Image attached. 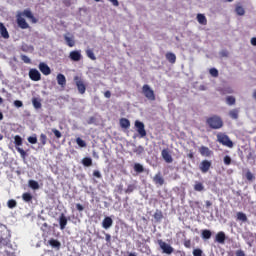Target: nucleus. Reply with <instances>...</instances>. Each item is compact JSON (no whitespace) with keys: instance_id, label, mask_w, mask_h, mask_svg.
Segmentation results:
<instances>
[{"instance_id":"nucleus-60","label":"nucleus","mask_w":256,"mask_h":256,"mask_svg":"<svg viewBox=\"0 0 256 256\" xmlns=\"http://www.w3.org/2000/svg\"><path fill=\"white\" fill-rule=\"evenodd\" d=\"M236 256H245V252L243 250L236 251Z\"/></svg>"},{"instance_id":"nucleus-5","label":"nucleus","mask_w":256,"mask_h":256,"mask_svg":"<svg viewBox=\"0 0 256 256\" xmlns=\"http://www.w3.org/2000/svg\"><path fill=\"white\" fill-rule=\"evenodd\" d=\"M159 247L162 249L163 253H166L167 255H171L173 253L174 249L171 247V245L165 243L163 240L159 239L157 241Z\"/></svg>"},{"instance_id":"nucleus-14","label":"nucleus","mask_w":256,"mask_h":256,"mask_svg":"<svg viewBox=\"0 0 256 256\" xmlns=\"http://www.w3.org/2000/svg\"><path fill=\"white\" fill-rule=\"evenodd\" d=\"M161 155L166 163H173V157L167 149L162 150Z\"/></svg>"},{"instance_id":"nucleus-62","label":"nucleus","mask_w":256,"mask_h":256,"mask_svg":"<svg viewBox=\"0 0 256 256\" xmlns=\"http://www.w3.org/2000/svg\"><path fill=\"white\" fill-rule=\"evenodd\" d=\"M22 51H24V53H27L29 51V46L28 45H23L21 47Z\"/></svg>"},{"instance_id":"nucleus-40","label":"nucleus","mask_w":256,"mask_h":256,"mask_svg":"<svg viewBox=\"0 0 256 256\" xmlns=\"http://www.w3.org/2000/svg\"><path fill=\"white\" fill-rule=\"evenodd\" d=\"M21 60L23 61V63H26L27 65H30L31 63V58H29L27 55L25 54H21L20 55Z\"/></svg>"},{"instance_id":"nucleus-22","label":"nucleus","mask_w":256,"mask_h":256,"mask_svg":"<svg viewBox=\"0 0 256 256\" xmlns=\"http://www.w3.org/2000/svg\"><path fill=\"white\" fill-rule=\"evenodd\" d=\"M166 59L169 63L174 64L177 61V56L172 52H168L166 53Z\"/></svg>"},{"instance_id":"nucleus-38","label":"nucleus","mask_w":256,"mask_h":256,"mask_svg":"<svg viewBox=\"0 0 256 256\" xmlns=\"http://www.w3.org/2000/svg\"><path fill=\"white\" fill-rule=\"evenodd\" d=\"M86 55L92 61H95V59H97V57H95V53L91 49L86 50Z\"/></svg>"},{"instance_id":"nucleus-27","label":"nucleus","mask_w":256,"mask_h":256,"mask_svg":"<svg viewBox=\"0 0 256 256\" xmlns=\"http://www.w3.org/2000/svg\"><path fill=\"white\" fill-rule=\"evenodd\" d=\"M235 12L240 17H243V15H245V8H243L241 5H236Z\"/></svg>"},{"instance_id":"nucleus-43","label":"nucleus","mask_w":256,"mask_h":256,"mask_svg":"<svg viewBox=\"0 0 256 256\" xmlns=\"http://www.w3.org/2000/svg\"><path fill=\"white\" fill-rule=\"evenodd\" d=\"M76 143L79 147H87V143L79 137L76 138Z\"/></svg>"},{"instance_id":"nucleus-8","label":"nucleus","mask_w":256,"mask_h":256,"mask_svg":"<svg viewBox=\"0 0 256 256\" xmlns=\"http://www.w3.org/2000/svg\"><path fill=\"white\" fill-rule=\"evenodd\" d=\"M199 169H200L201 173H208L209 170L211 169V161L203 160L200 163Z\"/></svg>"},{"instance_id":"nucleus-59","label":"nucleus","mask_w":256,"mask_h":256,"mask_svg":"<svg viewBox=\"0 0 256 256\" xmlns=\"http://www.w3.org/2000/svg\"><path fill=\"white\" fill-rule=\"evenodd\" d=\"M187 157H188V159H195V154L193 153V151H190V152L187 154Z\"/></svg>"},{"instance_id":"nucleus-57","label":"nucleus","mask_w":256,"mask_h":256,"mask_svg":"<svg viewBox=\"0 0 256 256\" xmlns=\"http://www.w3.org/2000/svg\"><path fill=\"white\" fill-rule=\"evenodd\" d=\"M114 7H119V1L118 0H108Z\"/></svg>"},{"instance_id":"nucleus-11","label":"nucleus","mask_w":256,"mask_h":256,"mask_svg":"<svg viewBox=\"0 0 256 256\" xmlns=\"http://www.w3.org/2000/svg\"><path fill=\"white\" fill-rule=\"evenodd\" d=\"M81 51L80 50H74L71 51L69 54V58L71 59V61H81Z\"/></svg>"},{"instance_id":"nucleus-28","label":"nucleus","mask_w":256,"mask_h":256,"mask_svg":"<svg viewBox=\"0 0 256 256\" xmlns=\"http://www.w3.org/2000/svg\"><path fill=\"white\" fill-rule=\"evenodd\" d=\"M82 164L84 165V167H91V165H93V159L85 157L82 159Z\"/></svg>"},{"instance_id":"nucleus-37","label":"nucleus","mask_w":256,"mask_h":256,"mask_svg":"<svg viewBox=\"0 0 256 256\" xmlns=\"http://www.w3.org/2000/svg\"><path fill=\"white\" fill-rule=\"evenodd\" d=\"M32 103H33V107L35 109H41V107H42L41 100H39L37 98H33Z\"/></svg>"},{"instance_id":"nucleus-23","label":"nucleus","mask_w":256,"mask_h":256,"mask_svg":"<svg viewBox=\"0 0 256 256\" xmlns=\"http://www.w3.org/2000/svg\"><path fill=\"white\" fill-rule=\"evenodd\" d=\"M49 245H51V247H53L54 249H61V242H59L56 239H50L48 241Z\"/></svg>"},{"instance_id":"nucleus-30","label":"nucleus","mask_w":256,"mask_h":256,"mask_svg":"<svg viewBox=\"0 0 256 256\" xmlns=\"http://www.w3.org/2000/svg\"><path fill=\"white\" fill-rule=\"evenodd\" d=\"M154 219L157 222L161 221L163 219V212L161 210H156L154 213Z\"/></svg>"},{"instance_id":"nucleus-52","label":"nucleus","mask_w":256,"mask_h":256,"mask_svg":"<svg viewBox=\"0 0 256 256\" xmlns=\"http://www.w3.org/2000/svg\"><path fill=\"white\" fill-rule=\"evenodd\" d=\"M224 163H225L226 165H231V156L226 155V156L224 157Z\"/></svg>"},{"instance_id":"nucleus-54","label":"nucleus","mask_w":256,"mask_h":256,"mask_svg":"<svg viewBox=\"0 0 256 256\" xmlns=\"http://www.w3.org/2000/svg\"><path fill=\"white\" fill-rule=\"evenodd\" d=\"M14 105L15 107H23V102L21 100H15L14 101Z\"/></svg>"},{"instance_id":"nucleus-12","label":"nucleus","mask_w":256,"mask_h":256,"mask_svg":"<svg viewBox=\"0 0 256 256\" xmlns=\"http://www.w3.org/2000/svg\"><path fill=\"white\" fill-rule=\"evenodd\" d=\"M142 93L145 95V97H155V93L153 92V89L147 84H145L142 87Z\"/></svg>"},{"instance_id":"nucleus-4","label":"nucleus","mask_w":256,"mask_h":256,"mask_svg":"<svg viewBox=\"0 0 256 256\" xmlns=\"http://www.w3.org/2000/svg\"><path fill=\"white\" fill-rule=\"evenodd\" d=\"M135 127L137 133L140 135L141 138L147 137V131L145 130V124L143 122L136 120Z\"/></svg>"},{"instance_id":"nucleus-31","label":"nucleus","mask_w":256,"mask_h":256,"mask_svg":"<svg viewBox=\"0 0 256 256\" xmlns=\"http://www.w3.org/2000/svg\"><path fill=\"white\" fill-rule=\"evenodd\" d=\"M231 119H239V109H233L229 112Z\"/></svg>"},{"instance_id":"nucleus-21","label":"nucleus","mask_w":256,"mask_h":256,"mask_svg":"<svg viewBox=\"0 0 256 256\" xmlns=\"http://www.w3.org/2000/svg\"><path fill=\"white\" fill-rule=\"evenodd\" d=\"M225 239H226L225 232L221 231L216 234L217 243L223 244L225 243Z\"/></svg>"},{"instance_id":"nucleus-63","label":"nucleus","mask_w":256,"mask_h":256,"mask_svg":"<svg viewBox=\"0 0 256 256\" xmlns=\"http://www.w3.org/2000/svg\"><path fill=\"white\" fill-rule=\"evenodd\" d=\"M205 205H206V208L209 209V207H211V205H213V203L211 201L207 200L205 202Z\"/></svg>"},{"instance_id":"nucleus-13","label":"nucleus","mask_w":256,"mask_h":256,"mask_svg":"<svg viewBox=\"0 0 256 256\" xmlns=\"http://www.w3.org/2000/svg\"><path fill=\"white\" fill-rule=\"evenodd\" d=\"M199 153L202 157H211V155H213V151H211L207 146H201Z\"/></svg>"},{"instance_id":"nucleus-15","label":"nucleus","mask_w":256,"mask_h":256,"mask_svg":"<svg viewBox=\"0 0 256 256\" xmlns=\"http://www.w3.org/2000/svg\"><path fill=\"white\" fill-rule=\"evenodd\" d=\"M59 225L61 231L65 230V227H67V216H65L63 213L59 217Z\"/></svg>"},{"instance_id":"nucleus-9","label":"nucleus","mask_w":256,"mask_h":256,"mask_svg":"<svg viewBox=\"0 0 256 256\" xmlns=\"http://www.w3.org/2000/svg\"><path fill=\"white\" fill-rule=\"evenodd\" d=\"M38 69L39 71H41L42 74L44 75H51V68L49 67V65H47V63L45 62H41L39 65H38Z\"/></svg>"},{"instance_id":"nucleus-47","label":"nucleus","mask_w":256,"mask_h":256,"mask_svg":"<svg viewBox=\"0 0 256 256\" xmlns=\"http://www.w3.org/2000/svg\"><path fill=\"white\" fill-rule=\"evenodd\" d=\"M246 179H247V181H253V179H255V175H253V173H251V171H247Z\"/></svg>"},{"instance_id":"nucleus-26","label":"nucleus","mask_w":256,"mask_h":256,"mask_svg":"<svg viewBox=\"0 0 256 256\" xmlns=\"http://www.w3.org/2000/svg\"><path fill=\"white\" fill-rule=\"evenodd\" d=\"M64 39H65L68 47H75V40L73 39V37H69V36L65 35Z\"/></svg>"},{"instance_id":"nucleus-34","label":"nucleus","mask_w":256,"mask_h":256,"mask_svg":"<svg viewBox=\"0 0 256 256\" xmlns=\"http://www.w3.org/2000/svg\"><path fill=\"white\" fill-rule=\"evenodd\" d=\"M14 143L16 145V147H21V145H23V138H21V136L16 135L14 137Z\"/></svg>"},{"instance_id":"nucleus-55","label":"nucleus","mask_w":256,"mask_h":256,"mask_svg":"<svg viewBox=\"0 0 256 256\" xmlns=\"http://www.w3.org/2000/svg\"><path fill=\"white\" fill-rule=\"evenodd\" d=\"M103 233H104V235H105L106 242H107V243H111V235L105 233V231H103Z\"/></svg>"},{"instance_id":"nucleus-35","label":"nucleus","mask_w":256,"mask_h":256,"mask_svg":"<svg viewBox=\"0 0 256 256\" xmlns=\"http://www.w3.org/2000/svg\"><path fill=\"white\" fill-rule=\"evenodd\" d=\"M201 235H202V239H209L213 234L211 233V230L204 229L202 230Z\"/></svg>"},{"instance_id":"nucleus-42","label":"nucleus","mask_w":256,"mask_h":256,"mask_svg":"<svg viewBox=\"0 0 256 256\" xmlns=\"http://www.w3.org/2000/svg\"><path fill=\"white\" fill-rule=\"evenodd\" d=\"M145 151V148L143 146H138L133 149V153H136V155H141Z\"/></svg>"},{"instance_id":"nucleus-19","label":"nucleus","mask_w":256,"mask_h":256,"mask_svg":"<svg viewBox=\"0 0 256 256\" xmlns=\"http://www.w3.org/2000/svg\"><path fill=\"white\" fill-rule=\"evenodd\" d=\"M18 14H21L22 17H27V19H32L33 23H36L35 17L33 16L31 10H24L23 12H18Z\"/></svg>"},{"instance_id":"nucleus-56","label":"nucleus","mask_w":256,"mask_h":256,"mask_svg":"<svg viewBox=\"0 0 256 256\" xmlns=\"http://www.w3.org/2000/svg\"><path fill=\"white\" fill-rule=\"evenodd\" d=\"M93 175H94V177H97V179H101V172H99L98 170H95L93 172Z\"/></svg>"},{"instance_id":"nucleus-18","label":"nucleus","mask_w":256,"mask_h":256,"mask_svg":"<svg viewBox=\"0 0 256 256\" xmlns=\"http://www.w3.org/2000/svg\"><path fill=\"white\" fill-rule=\"evenodd\" d=\"M0 35L1 37H3V39H9V31H7V28L1 22H0Z\"/></svg>"},{"instance_id":"nucleus-46","label":"nucleus","mask_w":256,"mask_h":256,"mask_svg":"<svg viewBox=\"0 0 256 256\" xmlns=\"http://www.w3.org/2000/svg\"><path fill=\"white\" fill-rule=\"evenodd\" d=\"M39 141H40L41 145H47V135L41 134Z\"/></svg>"},{"instance_id":"nucleus-49","label":"nucleus","mask_w":256,"mask_h":256,"mask_svg":"<svg viewBox=\"0 0 256 256\" xmlns=\"http://www.w3.org/2000/svg\"><path fill=\"white\" fill-rule=\"evenodd\" d=\"M226 103L227 105H235V97H228Z\"/></svg>"},{"instance_id":"nucleus-10","label":"nucleus","mask_w":256,"mask_h":256,"mask_svg":"<svg viewBox=\"0 0 256 256\" xmlns=\"http://www.w3.org/2000/svg\"><path fill=\"white\" fill-rule=\"evenodd\" d=\"M153 183L159 187H163V185H165V179L161 176V173L155 174L153 177Z\"/></svg>"},{"instance_id":"nucleus-24","label":"nucleus","mask_w":256,"mask_h":256,"mask_svg":"<svg viewBox=\"0 0 256 256\" xmlns=\"http://www.w3.org/2000/svg\"><path fill=\"white\" fill-rule=\"evenodd\" d=\"M22 199L25 203H31V201H33V195L29 192H25L22 194Z\"/></svg>"},{"instance_id":"nucleus-53","label":"nucleus","mask_w":256,"mask_h":256,"mask_svg":"<svg viewBox=\"0 0 256 256\" xmlns=\"http://www.w3.org/2000/svg\"><path fill=\"white\" fill-rule=\"evenodd\" d=\"M41 231H43L44 233L49 231V224L44 223L41 227Z\"/></svg>"},{"instance_id":"nucleus-6","label":"nucleus","mask_w":256,"mask_h":256,"mask_svg":"<svg viewBox=\"0 0 256 256\" xmlns=\"http://www.w3.org/2000/svg\"><path fill=\"white\" fill-rule=\"evenodd\" d=\"M16 21L20 29H29V23H27V20H25V18H23V14L18 13L16 15Z\"/></svg>"},{"instance_id":"nucleus-1","label":"nucleus","mask_w":256,"mask_h":256,"mask_svg":"<svg viewBox=\"0 0 256 256\" xmlns=\"http://www.w3.org/2000/svg\"><path fill=\"white\" fill-rule=\"evenodd\" d=\"M206 125L210 129H221L223 127V119L217 115L210 116L206 119Z\"/></svg>"},{"instance_id":"nucleus-36","label":"nucleus","mask_w":256,"mask_h":256,"mask_svg":"<svg viewBox=\"0 0 256 256\" xmlns=\"http://www.w3.org/2000/svg\"><path fill=\"white\" fill-rule=\"evenodd\" d=\"M194 190L196 191H205V186H203V183L201 182H196L195 185H194Z\"/></svg>"},{"instance_id":"nucleus-7","label":"nucleus","mask_w":256,"mask_h":256,"mask_svg":"<svg viewBox=\"0 0 256 256\" xmlns=\"http://www.w3.org/2000/svg\"><path fill=\"white\" fill-rule=\"evenodd\" d=\"M28 75L31 81H41V72L35 68L30 69Z\"/></svg>"},{"instance_id":"nucleus-45","label":"nucleus","mask_w":256,"mask_h":256,"mask_svg":"<svg viewBox=\"0 0 256 256\" xmlns=\"http://www.w3.org/2000/svg\"><path fill=\"white\" fill-rule=\"evenodd\" d=\"M16 151H18V153H20L21 157L23 159H26L27 158V152H25V150H23L22 148L20 147H16Z\"/></svg>"},{"instance_id":"nucleus-61","label":"nucleus","mask_w":256,"mask_h":256,"mask_svg":"<svg viewBox=\"0 0 256 256\" xmlns=\"http://www.w3.org/2000/svg\"><path fill=\"white\" fill-rule=\"evenodd\" d=\"M77 211H83L85 208L81 204H76Z\"/></svg>"},{"instance_id":"nucleus-16","label":"nucleus","mask_w":256,"mask_h":256,"mask_svg":"<svg viewBox=\"0 0 256 256\" xmlns=\"http://www.w3.org/2000/svg\"><path fill=\"white\" fill-rule=\"evenodd\" d=\"M57 83L60 85V87H65L67 85V78H65V75L58 74L57 77Z\"/></svg>"},{"instance_id":"nucleus-25","label":"nucleus","mask_w":256,"mask_h":256,"mask_svg":"<svg viewBox=\"0 0 256 256\" xmlns=\"http://www.w3.org/2000/svg\"><path fill=\"white\" fill-rule=\"evenodd\" d=\"M197 21L200 25H207V17H205L203 14L197 15Z\"/></svg>"},{"instance_id":"nucleus-50","label":"nucleus","mask_w":256,"mask_h":256,"mask_svg":"<svg viewBox=\"0 0 256 256\" xmlns=\"http://www.w3.org/2000/svg\"><path fill=\"white\" fill-rule=\"evenodd\" d=\"M28 141L32 144L35 145L37 143V138L36 136H30L28 137Z\"/></svg>"},{"instance_id":"nucleus-17","label":"nucleus","mask_w":256,"mask_h":256,"mask_svg":"<svg viewBox=\"0 0 256 256\" xmlns=\"http://www.w3.org/2000/svg\"><path fill=\"white\" fill-rule=\"evenodd\" d=\"M112 225H113V219H111V217L109 216L105 217L102 222V227L104 229H109L110 227H112Z\"/></svg>"},{"instance_id":"nucleus-29","label":"nucleus","mask_w":256,"mask_h":256,"mask_svg":"<svg viewBox=\"0 0 256 256\" xmlns=\"http://www.w3.org/2000/svg\"><path fill=\"white\" fill-rule=\"evenodd\" d=\"M237 219L238 221H242V223H247V215L243 212L237 213Z\"/></svg>"},{"instance_id":"nucleus-48","label":"nucleus","mask_w":256,"mask_h":256,"mask_svg":"<svg viewBox=\"0 0 256 256\" xmlns=\"http://www.w3.org/2000/svg\"><path fill=\"white\" fill-rule=\"evenodd\" d=\"M193 256H203V250L197 248L193 250Z\"/></svg>"},{"instance_id":"nucleus-58","label":"nucleus","mask_w":256,"mask_h":256,"mask_svg":"<svg viewBox=\"0 0 256 256\" xmlns=\"http://www.w3.org/2000/svg\"><path fill=\"white\" fill-rule=\"evenodd\" d=\"M184 246L189 249L191 247V240L184 241Z\"/></svg>"},{"instance_id":"nucleus-2","label":"nucleus","mask_w":256,"mask_h":256,"mask_svg":"<svg viewBox=\"0 0 256 256\" xmlns=\"http://www.w3.org/2000/svg\"><path fill=\"white\" fill-rule=\"evenodd\" d=\"M217 140L221 143V145H224L225 147L232 148L233 147V141L227 136L226 134H217Z\"/></svg>"},{"instance_id":"nucleus-64","label":"nucleus","mask_w":256,"mask_h":256,"mask_svg":"<svg viewBox=\"0 0 256 256\" xmlns=\"http://www.w3.org/2000/svg\"><path fill=\"white\" fill-rule=\"evenodd\" d=\"M251 45H254V47H256V38L251 39Z\"/></svg>"},{"instance_id":"nucleus-20","label":"nucleus","mask_w":256,"mask_h":256,"mask_svg":"<svg viewBox=\"0 0 256 256\" xmlns=\"http://www.w3.org/2000/svg\"><path fill=\"white\" fill-rule=\"evenodd\" d=\"M120 127H122V129H129L131 127V122L127 118H121Z\"/></svg>"},{"instance_id":"nucleus-33","label":"nucleus","mask_w":256,"mask_h":256,"mask_svg":"<svg viewBox=\"0 0 256 256\" xmlns=\"http://www.w3.org/2000/svg\"><path fill=\"white\" fill-rule=\"evenodd\" d=\"M28 185L31 189H34V190L39 189V182L35 180H29Z\"/></svg>"},{"instance_id":"nucleus-51","label":"nucleus","mask_w":256,"mask_h":256,"mask_svg":"<svg viewBox=\"0 0 256 256\" xmlns=\"http://www.w3.org/2000/svg\"><path fill=\"white\" fill-rule=\"evenodd\" d=\"M52 132L54 133L55 137H57V139H61L62 135L59 130L53 129Z\"/></svg>"},{"instance_id":"nucleus-44","label":"nucleus","mask_w":256,"mask_h":256,"mask_svg":"<svg viewBox=\"0 0 256 256\" xmlns=\"http://www.w3.org/2000/svg\"><path fill=\"white\" fill-rule=\"evenodd\" d=\"M209 73L211 77H219V70H217L216 68H211L209 70Z\"/></svg>"},{"instance_id":"nucleus-3","label":"nucleus","mask_w":256,"mask_h":256,"mask_svg":"<svg viewBox=\"0 0 256 256\" xmlns=\"http://www.w3.org/2000/svg\"><path fill=\"white\" fill-rule=\"evenodd\" d=\"M74 81H75V84L77 86V89H78L80 95H83L85 93V91L87 90V88L85 86V82H83V78H81V76H75Z\"/></svg>"},{"instance_id":"nucleus-32","label":"nucleus","mask_w":256,"mask_h":256,"mask_svg":"<svg viewBox=\"0 0 256 256\" xmlns=\"http://www.w3.org/2000/svg\"><path fill=\"white\" fill-rule=\"evenodd\" d=\"M134 171L136 173H143V171H145V168H143V165H141L140 163H135L134 164Z\"/></svg>"},{"instance_id":"nucleus-39","label":"nucleus","mask_w":256,"mask_h":256,"mask_svg":"<svg viewBox=\"0 0 256 256\" xmlns=\"http://www.w3.org/2000/svg\"><path fill=\"white\" fill-rule=\"evenodd\" d=\"M137 189V187L135 186V184H129L127 186V188L125 189V193L129 194V193H133V191Z\"/></svg>"},{"instance_id":"nucleus-41","label":"nucleus","mask_w":256,"mask_h":256,"mask_svg":"<svg viewBox=\"0 0 256 256\" xmlns=\"http://www.w3.org/2000/svg\"><path fill=\"white\" fill-rule=\"evenodd\" d=\"M7 205L9 209H15V207H17V201L14 199L8 200Z\"/></svg>"}]
</instances>
